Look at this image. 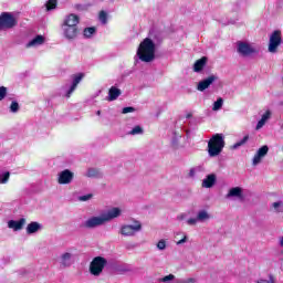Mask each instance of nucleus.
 I'll return each instance as SVG.
<instances>
[{"label":"nucleus","mask_w":283,"mask_h":283,"mask_svg":"<svg viewBox=\"0 0 283 283\" xmlns=\"http://www.w3.org/2000/svg\"><path fill=\"white\" fill-rule=\"evenodd\" d=\"M137 56L143 63H151L156 59V43L149 38H145L137 49Z\"/></svg>","instance_id":"nucleus-1"},{"label":"nucleus","mask_w":283,"mask_h":283,"mask_svg":"<svg viewBox=\"0 0 283 283\" xmlns=\"http://www.w3.org/2000/svg\"><path fill=\"white\" fill-rule=\"evenodd\" d=\"M120 216V209L119 208H113L109 210L106 214L102 217H92L88 220H86L83 224L85 229H94L96 227H101L105 224V222H109V220H114V218H118Z\"/></svg>","instance_id":"nucleus-2"},{"label":"nucleus","mask_w":283,"mask_h":283,"mask_svg":"<svg viewBox=\"0 0 283 283\" xmlns=\"http://www.w3.org/2000/svg\"><path fill=\"white\" fill-rule=\"evenodd\" d=\"M224 135L214 134L208 142V154L211 158L220 156L222 149H224Z\"/></svg>","instance_id":"nucleus-3"},{"label":"nucleus","mask_w":283,"mask_h":283,"mask_svg":"<svg viewBox=\"0 0 283 283\" xmlns=\"http://www.w3.org/2000/svg\"><path fill=\"white\" fill-rule=\"evenodd\" d=\"M107 266V259L103 256H95L90 264V273L95 277H98L103 270Z\"/></svg>","instance_id":"nucleus-4"},{"label":"nucleus","mask_w":283,"mask_h":283,"mask_svg":"<svg viewBox=\"0 0 283 283\" xmlns=\"http://www.w3.org/2000/svg\"><path fill=\"white\" fill-rule=\"evenodd\" d=\"M17 25V18L10 12H2L0 14V30H11Z\"/></svg>","instance_id":"nucleus-5"},{"label":"nucleus","mask_w":283,"mask_h":283,"mask_svg":"<svg viewBox=\"0 0 283 283\" xmlns=\"http://www.w3.org/2000/svg\"><path fill=\"white\" fill-rule=\"evenodd\" d=\"M280 45H282V31L275 30L270 35L269 52H271L272 54H275Z\"/></svg>","instance_id":"nucleus-6"},{"label":"nucleus","mask_w":283,"mask_h":283,"mask_svg":"<svg viewBox=\"0 0 283 283\" xmlns=\"http://www.w3.org/2000/svg\"><path fill=\"white\" fill-rule=\"evenodd\" d=\"M237 52L240 54V56H251L252 54H258V50H255V48L243 41L237 42Z\"/></svg>","instance_id":"nucleus-7"},{"label":"nucleus","mask_w":283,"mask_h":283,"mask_svg":"<svg viewBox=\"0 0 283 283\" xmlns=\"http://www.w3.org/2000/svg\"><path fill=\"white\" fill-rule=\"evenodd\" d=\"M72 180H74V174L70 169H64L57 175L59 185H71Z\"/></svg>","instance_id":"nucleus-8"},{"label":"nucleus","mask_w":283,"mask_h":283,"mask_svg":"<svg viewBox=\"0 0 283 283\" xmlns=\"http://www.w3.org/2000/svg\"><path fill=\"white\" fill-rule=\"evenodd\" d=\"M72 78H73V83L69 88V91L66 92V98H70L72 94H74V92L76 91V87H78V83H81L83 78H85V73L74 74L72 75Z\"/></svg>","instance_id":"nucleus-9"},{"label":"nucleus","mask_w":283,"mask_h":283,"mask_svg":"<svg viewBox=\"0 0 283 283\" xmlns=\"http://www.w3.org/2000/svg\"><path fill=\"white\" fill-rule=\"evenodd\" d=\"M216 81H218V76L216 75H210L207 78L200 81L197 85L198 92H205V90H209V87H211Z\"/></svg>","instance_id":"nucleus-10"},{"label":"nucleus","mask_w":283,"mask_h":283,"mask_svg":"<svg viewBox=\"0 0 283 283\" xmlns=\"http://www.w3.org/2000/svg\"><path fill=\"white\" fill-rule=\"evenodd\" d=\"M63 34L67 41H74L78 36L81 30L78 27H62Z\"/></svg>","instance_id":"nucleus-11"},{"label":"nucleus","mask_w":283,"mask_h":283,"mask_svg":"<svg viewBox=\"0 0 283 283\" xmlns=\"http://www.w3.org/2000/svg\"><path fill=\"white\" fill-rule=\"evenodd\" d=\"M78 23H81V18H78V15H76L74 13H71L64 19L62 27L78 28Z\"/></svg>","instance_id":"nucleus-12"},{"label":"nucleus","mask_w":283,"mask_h":283,"mask_svg":"<svg viewBox=\"0 0 283 283\" xmlns=\"http://www.w3.org/2000/svg\"><path fill=\"white\" fill-rule=\"evenodd\" d=\"M143 229V224L140 222L136 221L135 226H124L120 229L122 235H134V233H137V231H140Z\"/></svg>","instance_id":"nucleus-13"},{"label":"nucleus","mask_w":283,"mask_h":283,"mask_svg":"<svg viewBox=\"0 0 283 283\" xmlns=\"http://www.w3.org/2000/svg\"><path fill=\"white\" fill-rule=\"evenodd\" d=\"M266 154H269V146L264 145L261 148H259V150L253 157V165H260V163H262V158H264Z\"/></svg>","instance_id":"nucleus-14"},{"label":"nucleus","mask_w":283,"mask_h":283,"mask_svg":"<svg viewBox=\"0 0 283 283\" xmlns=\"http://www.w3.org/2000/svg\"><path fill=\"white\" fill-rule=\"evenodd\" d=\"M25 224V218H21L20 220H10L8 222L9 229H13V231H21Z\"/></svg>","instance_id":"nucleus-15"},{"label":"nucleus","mask_w":283,"mask_h":283,"mask_svg":"<svg viewBox=\"0 0 283 283\" xmlns=\"http://www.w3.org/2000/svg\"><path fill=\"white\" fill-rule=\"evenodd\" d=\"M207 61H209L207 56H202L201 59L197 60L193 64V72H202L207 65Z\"/></svg>","instance_id":"nucleus-16"},{"label":"nucleus","mask_w":283,"mask_h":283,"mask_svg":"<svg viewBox=\"0 0 283 283\" xmlns=\"http://www.w3.org/2000/svg\"><path fill=\"white\" fill-rule=\"evenodd\" d=\"M122 94H123V92L120 91V88H118L116 86H112L108 90L107 101H109V102L116 101L118 98V96H120Z\"/></svg>","instance_id":"nucleus-17"},{"label":"nucleus","mask_w":283,"mask_h":283,"mask_svg":"<svg viewBox=\"0 0 283 283\" xmlns=\"http://www.w3.org/2000/svg\"><path fill=\"white\" fill-rule=\"evenodd\" d=\"M216 185V175H208L206 179L202 181V187L206 189H211Z\"/></svg>","instance_id":"nucleus-18"},{"label":"nucleus","mask_w":283,"mask_h":283,"mask_svg":"<svg viewBox=\"0 0 283 283\" xmlns=\"http://www.w3.org/2000/svg\"><path fill=\"white\" fill-rule=\"evenodd\" d=\"M40 229H41V223H39L36 221H32L27 227V233L29 235H32V233H36V231H39Z\"/></svg>","instance_id":"nucleus-19"},{"label":"nucleus","mask_w":283,"mask_h":283,"mask_svg":"<svg viewBox=\"0 0 283 283\" xmlns=\"http://www.w3.org/2000/svg\"><path fill=\"white\" fill-rule=\"evenodd\" d=\"M43 43H45V38H43V35H36L27 44V48H33V45H43Z\"/></svg>","instance_id":"nucleus-20"},{"label":"nucleus","mask_w":283,"mask_h":283,"mask_svg":"<svg viewBox=\"0 0 283 283\" xmlns=\"http://www.w3.org/2000/svg\"><path fill=\"white\" fill-rule=\"evenodd\" d=\"M242 197V188L234 187L231 188L227 195V198H240Z\"/></svg>","instance_id":"nucleus-21"},{"label":"nucleus","mask_w":283,"mask_h":283,"mask_svg":"<svg viewBox=\"0 0 283 283\" xmlns=\"http://www.w3.org/2000/svg\"><path fill=\"white\" fill-rule=\"evenodd\" d=\"M83 34H84L85 39H92V36H94V34H96V28L95 27L85 28L83 31Z\"/></svg>","instance_id":"nucleus-22"},{"label":"nucleus","mask_w":283,"mask_h":283,"mask_svg":"<svg viewBox=\"0 0 283 283\" xmlns=\"http://www.w3.org/2000/svg\"><path fill=\"white\" fill-rule=\"evenodd\" d=\"M222 103H224V101L222 99V97H219L212 106L213 112H218V109H222Z\"/></svg>","instance_id":"nucleus-23"},{"label":"nucleus","mask_w":283,"mask_h":283,"mask_svg":"<svg viewBox=\"0 0 283 283\" xmlns=\"http://www.w3.org/2000/svg\"><path fill=\"white\" fill-rule=\"evenodd\" d=\"M248 142H249V135H245L241 140L237 142L233 145V149H238V147H242V145H247Z\"/></svg>","instance_id":"nucleus-24"},{"label":"nucleus","mask_w":283,"mask_h":283,"mask_svg":"<svg viewBox=\"0 0 283 283\" xmlns=\"http://www.w3.org/2000/svg\"><path fill=\"white\" fill-rule=\"evenodd\" d=\"M197 220H200L201 222L205 220H209V213L207 211L201 210L198 212Z\"/></svg>","instance_id":"nucleus-25"},{"label":"nucleus","mask_w":283,"mask_h":283,"mask_svg":"<svg viewBox=\"0 0 283 283\" xmlns=\"http://www.w3.org/2000/svg\"><path fill=\"white\" fill-rule=\"evenodd\" d=\"M56 4H57V0H48L46 2V10H55L56 9Z\"/></svg>","instance_id":"nucleus-26"},{"label":"nucleus","mask_w":283,"mask_h":283,"mask_svg":"<svg viewBox=\"0 0 283 283\" xmlns=\"http://www.w3.org/2000/svg\"><path fill=\"white\" fill-rule=\"evenodd\" d=\"M98 176V170L95 168H90L86 172L87 178H96Z\"/></svg>","instance_id":"nucleus-27"},{"label":"nucleus","mask_w":283,"mask_h":283,"mask_svg":"<svg viewBox=\"0 0 283 283\" xmlns=\"http://www.w3.org/2000/svg\"><path fill=\"white\" fill-rule=\"evenodd\" d=\"M10 180V171H6L0 176V182L1 185H6Z\"/></svg>","instance_id":"nucleus-28"},{"label":"nucleus","mask_w":283,"mask_h":283,"mask_svg":"<svg viewBox=\"0 0 283 283\" xmlns=\"http://www.w3.org/2000/svg\"><path fill=\"white\" fill-rule=\"evenodd\" d=\"M72 259V254L70 252H65L64 254H62V264L63 266H67V264L65 263L67 260Z\"/></svg>","instance_id":"nucleus-29"},{"label":"nucleus","mask_w":283,"mask_h":283,"mask_svg":"<svg viewBox=\"0 0 283 283\" xmlns=\"http://www.w3.org/2000/svg\"><path fill=\"white\" fill-rule=\"evenodd\" d=\"M130 136H136V134H143V127L140 126H135L130 132Z\"/></svg>","instance_id":"nucleus-30"},{"label":"nucleus","mask_w":283,"mask_h":283,"mask_svg":"<svg viewBox=\"0 0 283 283\" xmlns=\"http://www.w3.org/2000/svg\"><path fill=\"white\" fill-rule=\"evenodd\" d=\"M8 96V88L6 86H0V101H3Z\"/></svg>","instance_id":"nucleus-31"},{"label":"nucleus","mask_w":283,"mask_h":283,"mask_svg":"<svg viewBox=\"0 0 283 283\" xmlns=\"http://www.w3.org/2000/svg\"><path fill=\"white\" fill-rule=\"evenodd\" d=\"M10 112H12V114H17V112H19V102H12L11 103Z\"/></svg>","instance_id":"nucleus-32"},{"label":"nucleus","mask_w":283,"mask_h":283,"mask_svg":"<svg viewBox=\"0 0 283 283\" xmlns=\"http://www.w3.org/2000/svg\"><path fill=\"white\" fill-rule=\"evenodd\" d=\"M166 248H167V242L165 240L158 241L157 249H159V251H165Z\"/></svg>","instance_id":"nucleus-33"},{"label":"nucleus","mask_w":283,"mask_h":283,"mask_svg":"<svg viewBox=\"0 0 283 283\" xmlns=\"http://www.w3.org/2000/svg\"><path fill=\"white\" fill-rule=\"evenodd\" d=\"M99 21H102L103 23H107V12L105 11L99 12Z\"/></svg>","instance_id":"nucleus-34"},{"label":"nucleus","mask_w":283,"mask_h":283,"mask_svg":"<svg viewBox=\"0 0 283 283\" xmlns=\"http://www.w3.org/2000/svg\"><path fill=\"white\" fill-rule=\"evenodd\" d=\"M273 209H275V211H277V213H280V211H282L280 209V207H283V202L282 201H276L272 205Z\"/></svg>","instance_id":"nucleus-35"},{"label":"nucleus","mask_w":283,"mask_h":283,"mask_svg":"<svg viewBox=\"0 0 283 283\" xmlns=\"http://www.w3.org/2000/svg\"><path fill=\"white\" fill-rule=\"evenodd\" d=\"M132 112H136V108L127 106L123 108L122 114H132Z\"/></svg>","instance_id":"nucleus-36"},{"label":"nucleus","mask_w":283,"mask_h":283,"mask_svg":"<svg viewBox=\"0 0 283 283\" xmlns=\"http://www.w3.org/2000/svg\"><path fill=\"white\" fill-rule=\"evenodd\" d=\"M171 280H176V275L169 274L161 279V282H171Z\"/></svg>","instance_id":"nucleus-37"},{"label":"nucleus","mask_w":283,"mask_h":283,"mask_svg":"<svg viewBox=\"0 0 283 283\" xmlns=\"http://www.w3.org/2000/svg\"><path fill=\"white\" fill-rule=\"evenodd\" d=\"M269 118H271V111H266V112L262 115V117H261V119L264 120L265 123H266V120H269Z\"/></svg>","instance_id":"nucleus-38"},{"label":"nucleus","mask_w":283,"mask_h":283,"mask_svg":"<svg viewBox=\"0 0 283 283\" xmlns=\"http://www.w3.org/2000/svg\"><path fill=\"white\" fill-rule=\"evenodd\" d=\"M92 196H93L92 193L81 196V197H80V200H81L82 202H87V200H91Z\"/></svg>","instance_id":"nucleus-39"},{"label":"nucleus","mask_w":283,"mask_h":283,"mask_svg":"<svg viewBox=\"0 0 283 283\" xmlns=\"http://www.w3.org/2000/svg\"><path fill=\"white\" fill-rule=\"evenodd\" d=\"M263 283H275V276L273 274L269 275V280H261Z\"/></svg>","instance_id":"nucleus-40"},{"label":"nucleus","mask_w":283,"mask_h":283,"mask_svg":"<svg viewBox=\"0 0 283 283\" xmlns=\"http://www.w3.org/2000/svg\"><path fill=\"white\" fill-rule=\"evenodd\" d=\"M266 125V122L264 119H260L256 124V129H262Z\"/></svg>","instance_id":"nucleus-41"},{"label":"nucleus","mask_w":283,"mask_h":283,"mask_svg":"<svg viewBox=\"0 0 283 283\" xmlns=\"http://www.w3.org/2000/svg\"><path fill=\"white\" fill-rule=\"evenodd\" d=\"M197 222H198V219L196 218L188 219V224H196Z\"/></svg>","instance_id":"nucleus-42"},{"label":"nucleus","mask_w":283,"mask_h":283,"mask_svg":"<svg viewBox=\"0 0 283 283\" xmlns=\"http://www.w3.org/2000/svg\"><path fill=\"white\" fill-rule=\"evenodd\" d=\"M189 176H190V178H193L196 176V169H193V168L190 169Z\"/></svg>","instance_id":"nucleus-43"},{"label":"nucleus","mask_w":283,"mask_h":283,"mask_svg":"<svg viewBox=\"0 0 283 283\" xmlns=\"http://www.w3.org/2000/svg\"><path fill=\"white\" fill-rule=\"evenodd\" d=\"M185 242H187V237H185L184 239L179 240L177 242V244H185Z\"/></svg>","instance_id":"nucleus-44"},{"label":"nucleus","mask_w":283,"mask_h":283,"mask_svg":"<svg viewBox=\"0 0 283 283\" xmlns=\"http://www.w3.org/2000/svg\"><path fill=\"white\" fill-rule=\"evenodd\" d=\"M193 282H196V279H193V277H190V279H188V280L186 281V283H193Z\"/></svg>","instance_id":"nucleus-45"},{"label":"nucleus","mask_w":283,"mask_h":283,"mask_svg":"<svg viewBox=\"0 0 283 283\" xmlns=\"http://www.w3.org/2000/svg\"><path fill=\"white\" fill-rule=\"evenodd\" d=\"M191 116H193L191 113H188L187 115H186V118H191Z\"/></svg>","instance_id":"nucleus-46"},{"label":"nucleus","mask_w":283,"mask_h":283,"mask_svg":"<svg viewBox=\"0 0 283 283\" xmlns=\"http://www.w3.org/2000/svg\"><path fill=\"white\" fill-rule=\"evenodd\" d=\"M280 247H283V237L280 240Z\"/></svg>","instance_id":"nucleus-47"},{"label":"nucleus","mask_w":283,"mask_h":283,"mask_svg":"<svg viewBox=\"0 0 283 283\" xmlns=\"http://www.w3.org/2000/svg\"><path fill=\"white\" fill-rule=\"evenodd\" d=\"M96 114H97V116H101V111H97Z\"/></svg>","instance_id":"nucleus-48"}]
</instances>
